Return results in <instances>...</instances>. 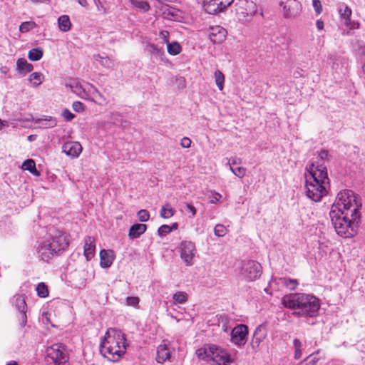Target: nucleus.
Instances as JSON below:
<instances>
[{"label":"nucleus","mask_w":365,"mask_h":365,"mask_svg":"<svg viewBox=\"0 0 365 365\" xmlns=\"http://www.w3.org/2000/svg\"><path fill=\"white\" fill-rule=\"evenodd\" d=\"M306 170V195L312 200L319 202L327 194V187L329 186L327 167L323 164L315 166L312 163L307 166Z\"/></svg>","instance_id":"nucleus-1"},{"label":"nucleus","mask_w":365,"mask_h":365,"mask_svg":"<svg viewBox=\"0 0 365 365\" xmlns=\"http://www.w3.org/2000/svg\"><path fill=\"white\" fill-rule=\"evenodd\" d=\"M214 232L217 237H223L227 233V229L223 225L218 224L215 227Z\"/></svg>","instance_id":"nucleus-41"},{"label":"nucleus","mask_w":365,"mask_h":365,"mask_svg":"<svg viewBox=\"0 0 365 365\" xmlns=\"http://www.w3.org/2000/svg\"><path fill=\"white\" fill-rule=\"evenodd\" d=\"M36 26L37 25L34 21H24L20 25L19 31L21 33H26Z\"/></svg>","instance_id":"nucleus-38"},{"label":"nucleus","mask_w":365,"mask_h":365,"mask_svg":"<svg viewBox=\"0 0 365 365\" xmlns=\"http://www.w3.org/2000/svg\"><path fill=\"white\" fill-rule=\"evenodd\" d=\"M93 59L96 61H99L101 65L106 68H112L115 66L114 60L108 56L97 54L93 56Z\"/></svg>","instance_id":"nucleus-25"},{"label":"nucleus","mask_w":365,"mask_h":365,"mask_svg":"<svg viewBox=\"0 0 365 365\" xmlns=\"http://www.w3.org/2000/svg\"><path fill=\"white\" fill-rule=\"evenodd\" d=\"M339 13L341 15V18L344 21H348L350 19V16L351 15V10L348 6H345L344 9H340Z\"/></svg>","instance_id":"nucleus-40"},{"label":"nucleus","mask_w":365,"mask_h":365,"mask_svg":"<svg viewBox=\"0 0 365 365\" xmlns=\"http://www.w3.org/2000/svg\"><path fill=\"white\" fill-rule=\"evenodd\" d=\"M146 48L148 51L157 59L163 61L165 56V52L163 48H160L157 45L148 42L146 44Z\"/></svg>","instance_id":"nucleus-23"},{"label":"nucleus","mask_w":365,"mask_h":365,"mask_svg":"<svg viewBox=\"0 0 365 365\" xmlns=\"http://www.w3.org/2000/svg\"><path fill=\"white\" fill-rule=\"evenodd\" d=\"M43 79V75L38 72H34L29 76V81L35 88L41 84Z\"/></svg>","instance_id":"nucleus-34"},{"label":"nucleus","mask_w":365,"mask_h":365,"mask_svg":"<svg viewBox=\"0 0 365 365\" xmlns=\"http://www.w3.org/2000/svg\"><path fill=\"white\" fill-rule=\"evenodd\" d=\"M175 212V210L170 206V204L166 203L162 207L160 215L163 218L168 219L173 216Z\"/></svg>","instance_id":"nucleus-33"},{"label":"nucleus","mask_w":365,"mask_h":365,"mask_svg":"<svg viewBox=\"0 0 365 365\" xmlns=\"http://www.w3.org/2000/svg\"><path fill=\"white\" fill-rule=\"evenodd\" d=\"M313 7L317 14H319L322 11V6L319 0H312Z\"/></svg>","instance_id":"nucleus-48"},{"label":"nucleus","mask_w":365,"mask_h":365,"mask_svg":"<svg viewBox=\"0 0 365 365\" xmlns=\"http://www.w3.org/2000/svg\"><path fill=\"white\" fill-rule=\"evenodd\" d=\"M43 54V49L41 48H34L29 51L28 57L32 61L40 60Z\"/></svg>","instance_id":"nucleus-30"},{"label":"nucleus","mask_w":365,"mask_h":365,"mask_svg":"<svg viewBox=\"0 0 365 365\" xmlns=\"http://www.w3.org/2000/svg\"><path fill=\"white\" fill-rule=\"evenodd\" d=\"M248 327L245 324H238L231 331V341L236 345L241 346L245 344Z\"/></svg>","instance_id":"nucleus-11"},{"label":"nucleus","mask_w":365,"mask_h":365,"mask_svg":"<svg viewBox=\"0 0 365 365\" xmlns=\"http://www.w3.org/2000/svg\"><path fill=\"white\" fill-rule=\"evenodd\" d=\"M58 22L61 31L66 32L71 29V23L67 15L61 16L58 19Z\"/></svg>","instance_id":"nucleus-28"},{"label":"nucleus","mask_w":365,"mask_h":365,"mask_svg":"<svg viewBox=\"0 0 365 365\" xmlns=\"http://www.w3.org/2000/svg\"><path fill=\"white\" fill-rule=\"evenodd\" d=\"M331 210L329 216L331 223L336 233L344 238L355 236L361 222L360 212L350 213L349 211L343 212L341 210Z\"/></svg>","instance_id":"nucleus-3"},{"label":"nucleus","mask_w":365,"mask_h":365,"mask_svg":"<svg viewBox=\"0 0 365 365\" xmlns=\"http://www.w3.org/2000/svg\"><path fill=\"white\" fill-rule=\"evenodd\" d=\"M33 3L50 2L51 0H31Z\"/></svg>","instance_id":"nucleus-62"},{"label":"nucleus","mask_w":365,"mask_h":365,"mask_svg":"<svg viewBox=\"0 0 365 365\" xmlns=\"http://www.w3.org/2000/svg\"><path fill=\"white\" fill-rule=\"evenodd\" d=\"M222 197V195L219 193H215V196H213L212 199L211 200V202L212 203H216L218 202L220 198Z\"/></svg>","instance_id":"nucleus-57"},{"label":"nucleus","mask_w":365,"mask_h":365,"mask_svg":"<svg viewBox=\"0 0 365 365\" xmlns=\"http://www.w3.org/2000/svg\"><path fill=\"white\" fill-rule=\"evenodd\" d=\"M196 354L200 359L206 361H212L217 365H229L233 362L227 351L214 344L197 349Z\"/></svg>","instance_id":"nucleus-6"},{"label":"nucleus","mask_w":365,"mask_h":365,"mask_svg":"<svg viewBox=\"0 0 365 365\" xmlns=\"http://www.w3.org/2000/svg\"><path fill=\"white\" fill-rule=\"evenodd\" d=\"M180 257L186 265L191 266L193 264V258L195 253V245L191 241H182L180 245Z\"/></svg>","instance_id":"nucleus-10"},{"label":"nucleus","mask_w":365,"mask_h":365,"mask_svg":"<svg viewBox=\"0 0 365 365\" xmlns=\"http://www.w3.org/2000/svg\"><path fill=\"white\" fill-rule=\"evenodd\" d=\"M280 4H284L283 11L285 18L295 17L302 10V4L297 0H287L284 4L281 2Z\"/></svg>","instance_id":"nucleus-14"},{"label":"nucleus","mask_w":365,"mask_h":365,"mask_svg":"<svg viewBox=\"0 0 365 365\" xmlns=\"http://www.w3.org/2000/svg\"><path fill=\"white\" fill-rule=\"evenodd\" d=\"M93 1H94L95 4L96 5V6L98 8V10L100 11L99 5L101 4V1L100 0H93Z\"/></svg>","instance_id":"nucleus-63"},{"label":"nucleus","mask_w":365,"mask_h":365,"mask_svg":"<svg viewBox=\"0 0 365 365\" xmlns=\"http://www.w3.org/2000/svg\"><path fill=\"white\" fill-rule=\"evenodd\" d=\"M127 345L125 334L120 329L110 328L100 344V351L109 360L118 361L125 353Z\"/></svg>","instance_id":"nucleus-4"},{"label":"nucleus","mask_w":365,"mask_h":365,"mask_svg":"<svg viewBox=\"0 0 365 365\" xmlns=\"http://www.w3.org/2000/svg\"><path fill=\"white\" fill-rule=\"evenodd\" d=\"M319 157L322 160H329L330 155L329 154L328 150L322 149L319 152Z\"/></svg>","instance_id":"nucleus-49"},{"label":"nucleus","mask_w":365,"mask_h":365,"mask_svg":"<svg viewBox=\"0 0 365 365\" xmlns=\"http://www.w3.org/2000/svg\"><path fill=\"white\" fill-rule=\"evenodd\" d=\"M16 67L19 72L23 74L29 73L34 69L33 65L28 63L26 59L24 58H20L17 60Z\"/></svg>","instance_id":"nucleus-24"},{"label":"nucleus","mask_w":365,"mask_h":365,"mask_svg":"<svg viewBox=\"0 0 365 365\" xmlns=\"http://www.w3.org/2000/svg\"><path fill=\"white\" fill-rule=\"evenodd\" d=\"M162 16L164 19L168 20L178 21L180 16V11L174 7L168 4L164 5L162 9Z\"/></svg>","instance_id":"nucleus-18"},{"label":"nucleus","mask_w":365,"mask_h":365,"mask_svg":"<svg viewBox=\"0 0 365 365\" xmlns=\"http://www.w3.org/2000/svg\"><path fill=\"white\" fill-rule=\"evenodd\" d=\"M139 221L144 222L149 220L150 214L146 210H140L137 213Z\"/></svg>","instance_id":"nucleus-43"},{"label":"nucleus","mask_w":365,"mask_h":365,"mask_svg":"<svg viewBox=\"0 0 365 365\" xmlns=\"http://www.w3.org/2000/svg\"><path fill=\"white\" fill-rule=\"evenodd\" d=\"M12 303L20 314V325L24 327L27 322V305L25 302V298L20 294L15 295L13 297Z\"/></svg>","instance_id":"nucleus-13"},{"label":"nucleus","mask_w":365,"mask_h":365,"mask_svg":"<svg viewBox=\"0 0 365 365\" xmlns=\"http://www.w3.org/2000/svg\"><path fill=\"white\" fill-rule=\"evenodd\" d=\"M361 207V203H359L353 191L350 190H344L338 193L336 202L331 206V210L349 211L350 213L359 212V210Z\"/></svg>","instance_id":"nucleus-7"},{"label":"nucleus","mask_w":365,"mask_h":365,"mask_svg":"<svg viewBox=\"0 0 365 365\" xmlns=\"http://www.w3.org/2000/svg\"><path fill=\"white\" fill-rule=\"evenodd\" d=\"M47 361L51 360L54 365H63L68 361L69 356L64 344L58 343L46 349Z\"/></svg>","instance_id":"nucleus-8"},{"label":"nucleus","mask_w":365,"mask_h":365,"mask_svg":"<svg viewBox=\"0 0 365 365\" xmlns=\"http://www.w3.org/2000/svg\"><path fill=\"white\" fill-rule=\"evenodd\" d=\"M84 241V255L87 260H90L94 256L96 249L95 240L91 236H86Z\"/></svg>","instance_id":"nucleus-19"},{"label":"nucleus","mask_w":365,"mask_h":365,"mask_svg":"<svg viewBox=\"0 0 365 365\" xmlns=\"http://www.w3.org/2000/svg\"><path fill=\"white\" fill-rule=\"evenodd\" d=\"M173 299L178 304H184L187 301V294L185 292H177L173 295Z\"/></svg>","instance_id":"nucleus-37"},{"label":"nucleus","mask_w":365,"mask_h":365,"mask_svg":"<svg viewBox=\"0 0 365 365\" xmlns=\"http://www.w3.org/2000/svg\"><path fill=\"white\" fill-rule=\"evenodd\" d=\"M219 0H204L203 9L205 12L209 14H217L220 11V9L218 5Z\"/></svg>","instance_id":"nucleus-21"},{"label":"nucleus","mask_w":365,"mask_h":365,"mask_svg":"<svg viewBox=\"0 0 365 365\" xmlns=\"http://www.w3.org/2000/svg\"><path fill=\"white\" fill-rule=\"evenodd\" d=\"M63 116L68 120V121H71L72 120L74 117H75V115L73 114L68 109H65L63 112Z\"/></svg>","instance_id":"nucleus-52"},{"label":"nucleus","mask_w":365,"mask_h":365,"mask_svg":"<svg viewBox=\"0 0 365 365\" xmlns=\"http://www.w3.org/2000/svg\"><path fill=\"white\" fill-rule=\"evenodd\" d=\"M22 168L35 176L40 175V172L36 169L35 162L32 159L26 160L22 164Z\"/></svg>","instance_id":"nucleus-27"},{"label":"nucleus","mask_w":365,"mask_h":365,"mask_svg":"<svg viewBox=\"0 0 365 365\" xmlns=\"http://www.w3.org/2000/svg\"><path fill=\"white\" fill-rule=\"evenodd\" d=\"M36 123H38L39 127L42 128H50L56 125V120L52 117H49V119L38 118L36 120Z\"/></svg>","instance_id":"nucleus-29"},{"label":"nucleus","mask_w":365,"mask_h":365,"mask_svg":"<svg viewBox=\"0 0 365 365\" xmlns=\"http://www.w3.org/2000/svg\"><path fill=\"white\" fill-rule=\"evenodd\" d=\"M72 108L73 110L77 113H81L85 110V106L81 101H74L73 103Z\"/></svg>","instance_id":"nucleus-45"},{"label":"nucleus","mask_w":365,"mask_h":365,"mask_svg":"<svg viewBox=\"0 0 365 365\" xmlns=\"http://www.w3.org/2000/svg\"><path fill=\"white\" fill-rule=\"evenodd\" d=\"M115 257L114 253L110 250H102L100 252V265L103 268L110 267Z\"/></svg>","instance_id":"nucleus-17"},{"label":"nucleus","mask_w":365,"mask_h":365,"mask_svg":"<svg viewBox=\"0 0 365 365\" xmlns=\"http://www.w3.org/2000/svg\"><path fill=\"white\" fill-rule=\"evenodd\" d=\"M131 5L143 12H147L150 10V6L147 1L130 0Z\"/></svg>","instance_id":"nucleus-31"},{"label":"nucleus","mask_w":365,"mask_h":365,"mask_svg":"<svg viewBox=\"0 0 365 365\" xmlns=\"http://www.w3.org/2000/svg\"><path fill=\"white\" fill-rule=\"evenodd\" d=\"M160 37L163 40V43H169V32L168 31H162L160 32Z\"/></svg>","instance_id":"nucleus-53"},{"label":"nucleus","mask_w":365,"mask_h":365,"mask_svg":"<svg viewBox=\"0 0 365 365\" xmlns=\"http://www.w3.org/2000/svg\"><path fill=\"white\" fill-rule=\"evenodd\" d=\"M230 162V167L232 166V165H235L237 163V159L236 158H233L230 160H229Z\"/></svg>","instance_id":"nucleus-61"},{"label":"nucleus","mask_w":365,"mask_h":365,"mask_svg":"<svg viewBox=\"0 0 365 365\" xmlns=\"http://www.w3.org/2000/svg\"><path fill=\"white\" fill-rule=\"evenodd\" d=\"M69 245L68 236L59 230L38 243L36 248L38 258L43 262H49L53 256L65 251Z\"/></svg>","instance_id":"nucleus-5"},{"label":"nucleus","mask_w":365,"mask_h":365,"mask_svg":"<svg viewBox=\"0 0 365 365\" xmlns=\"http://www.w3.org/2000/svg\"><path fill=\"white\" fill-rule=\"evenodd\" d=\"M293 345H294V349H301V347H302V342L299 339H294L293 341Z\"/></svg>","instance_id":"nucleus-55"},{"label":"nucleus","mask_w":365,"mask_h":365,"mask_svg":"<svg viewBox=\"0 0 365 365\" xmlns=\"http://www.w3.org/2000/svg\"><path fill=\"white\" fill-rule=\"evenodd\" d=\"M262 273V267L255 260H248L242 263L241 274L247 281L259 279Z\"/></svg>","instance_id":"nucleus-9"},{"label":"nucleus","mask_w":365,"mask_h":365,"mask_svg":"<svg viewBox=\"0 0 365 365\" xmlns=\"http://www.w3.org/2000/svg\"><path fill=\"white\" fill-rule=\"evenodd\" d=\"M81 151L82 146L78 142H66L62 146V152L72 158L78 157Z\"/></svg>","instance_id":"nucleus-16"},{"label":"nucleus","mask_w":365,"mask_h":365,"mask_svg":"<svg viewBox=\"0 0 365 365\" xmlns=\"http://www.w3.org/2000/svg\"><path fill=\"white\" fill-rule=\"evenodd\" d=\"M185 210L187 212H191L192 216H195L196 215V212H197L196 209H195V207L192 205H190L189 203H186V205H185Z\"/></svg>","instance_id":"nucleus-54"},{"label":"nucleus","mask_w":365,"mask_h":365,"mask_svg":"<svg viewBox=\"0 0 365 365\" xmlns=\"http://www.w3.org/2000/svg\"><path fill=\"white\" fill-rule=\"evenodd\" d=\"M215 83L219 88V90L222 91L224 88V82H225V76L224 74L219 70H216L215 71Z\"/></svg>","instance_id":"nucleus-35"},{"label":"nucleus","mask_w":365,"mask_h":365,"mask_svg":"<svg viewBox=\"0 0 365 365\" xmlns=\"http://www.w3.org/2000/svg\"><path fill=\"white\" fill-rule=\"evenodd\" d=\"M282 304L286 308L298 309L294 314L304 317L317 316L320 308L319 301L317 297L304 293L284 295L282 299Z\"/></svg>","instance_id":"nucleus-2"},{"label":"nucleus","mask_w":365,"mask_h":365,"mask_svg":"<svg viewBox=\"0 0 365 365\" xmlns=\"http://www.w3.org/2000/svg\"><path fill=\"white\" fill-rule=\"evenodd\" d=\"M302 350L301 349H295L294 351V359H299L302 357Z\"/></svg>","instance_id":"nucleus-56"},{"label":"nucleus","mask_w":365,"mask_h":365,"mask_svg":"<svg viewBox=\"0 0 365 365\" xmlns=\"http://www.w3.org/2000/svg\"><path fill=\"white\" fill-rule=\"evenodd\" d=\"M146 225L136 223L130 227L128 236L130 239L138 238L146 231Z\"/></svg>","instance_id":"nucleus-22"},{"label":"nucleus","mask_w":365,"mask_h":365,"mask_svg":"<svg viewBox=\"0 0 365 365\" xmlns=\"http://www.w3.org/2000/svg\"><path fill=\"white\" fill-rule=\"evenodd\" d=\"M180 145L184 148H188L191 145V140L189 138L184 137L181 139Z\"/></svg>","instance_id":"nucleus-51"},{"label":"nucleus","mask_w":365,"mask_h":365,"mask_svg":"<svg viewBox=\"0 0 365 365\" xmlns=\"http://www.w3.org/2000/svg\"><path fill=\"white\" fill-rule=\"evenodd\" d=\"M167 49L169 54L176 56L181 52L182 47L178 42L175 41L173 43H168L167 44Z\"/></svg>","instance_id":"nucleus-32"},{"label":"nucleus","mask_w":365,"mask_h":365,"mask_svg":"<svg viewBox=\"0 0 365 365\" xmlns=\"http://www.w3.org/2000/svg\"><path fill=\"white\" fill-rule=\"evenodd\" d=\"M277 280L278 284L283 285L290 290H294L299 284L297 279L287 277H279Z\"/></svg>","instance_id":"nucleus-26"},{"label":"nucleus","mask_w":365,"mask_h":365,"mask_svg":"<svg viewBox=\"0 0 365 365\" xmlns=\"http://www.w3.org/2000/svg\"><path fill=\"white\" fill-rule=\"evenodd\" d=\"M170 353L168 346L165 344H160L157 349L156 361L158 363L163 364L169 359Z\"/></svg>","instance_id":"nucleus-20"},{"label":"nucleus","mask_w":365,"mask_h":365,"mask_svg":"<svg viewBox=\"0 0 365 365\" xmlns=\"http://www.w3.org/2000/svg\"><path fill=\"white\" fill-rule=\"evenodd\" d=\"M158 235L161 237L165 236L170 232V226L168 225H161L158 230Z\"/></svg>","instance_id":"nucleus-46"},{"label":"nucleus","mask_w":365,"mask_h":365,"mask_svg":"<svg viewBox=\"0 0 365 365\" xmlns=\"http://www.w3.org/2000/svg\"><path fill=\"white\" fill-rule=\"evenodd\" d=\"M344 24L349 27L350 29H356L359 28V23L349 19L348 21H344Z\"/></svg>","instance_id":"nucleus-50"},{"label":"nucleus","mask_w":365,"mask_h":365,"mask_svg":"<svg viewBox=\"0 0 365 365\" xmlns=\"http://www.w3.org/2000/svg\"><path fill=\"white\" fill-rule=\"evenodd\" d=\"M316 25H317V27L319 30H322L323 28H324V22L320 20V19H318L316 22Z\"/></svg>","instance_id":"nucleus-58"},{"label":"nucleus","mask_w":365,"mask_h":365,"mask_svg":"<svg viewBox=\"0 0 365 365\" xmlns=\"http://www.w3.org/2000/svg\"><path fill=\"white\" fill-rule=\"evenodd\" d=\"M170 228V232L176 230L178 227V224L177 222L173 223L171 225H169Z\"/></svg>","instance_id":"nucleus-60"},{"label":"nucleus","mask_w":365,"mask_h":365,"mask_svg":"<svg viewBox=\"0 0 365 365\" xmlns=\"http://www.w3.org/2000/svg\"><path fill=\"white\" fill-rule=\"evenodd\" d=\"M230 170L238 178H242L246 174V168L243 167L234 168L230 166Z\"/></svg>","instance_id":"nucleus-42"},{"label":"nucleus","mask_w":365,"mask_h":365,"mask_svg":"<svg viewBox=\"0 0 365 365\" xmlns=\"http://www.w3.org/2000/svg\"><path fill=\"white\" fill-rule=\"evenodd\" d=\"M207 36L213 44L220 43L226 38L227 30L221 26H211L207 31Z\"/></svg>","instance_id":"nucleus-12"},{"label":"nucleus","mask_w":365,"mask_h":365,"mask_svg":"<svg viewBox=\"0 0 365 365\" xmlns=\"http://www.w3.org/2000/svg\"><path fill=\"white\" fill-rule=\"evenodd\" d=\"M140 299L138 297H127L125 303L128 306L136 307L139 304Z\"/></svg>","instance_id":"nucleus-44"},{"label":"nucleus","mask_w":365,"mask_h":365,"mask_svg":"<svg viewBox=\"0 0 365 365\" xmlns=\"http://www.w3.org/2000/svg\"><path fill=\"white\" fill-rule=\"evenodd\" d=\"M6 122H4L0 119V130L2 129V128L6 125Z\"/></svg>","instance_id":"nucleus-64"},{"label":"nucleus","mask_w":365,"mask_h":365,"mask_svg":"<svg viewBox=\"0 0 365 365\" xmlns=\"http://www.w3.org/2000/svg\"><path fill=\"white\" fill-rule=\"evenodd\" d=\"M81 6L86 7L88 5L87 0H76Z\"/></svg>","instance_id":"nucleus-59"},{"label":"nucleus","mask_w":365,"mask_h":365,"mask_svg":"<svg viewBox=\"0 0 365 365\" xmlns=\"http://www.w3.org/2000/svg\"><path fill=\"white\" fill-rule=\"evenodd\" d=\"M37 295L39 297L45 298L48 295V289L44 282H40L36 287Z\"/></svg>","instance_id":"nucleus-36"},{"label":"nucleus","mask_w":365,"mask_h":365,"mask_svg":"<svg viewBox=\"0 0 365 365\" xmlns=\"http://www.w3.org/2000/svg\"><path fill=\"white\" fill-rule=\"evenodd\" d=\"M234 0H219L217 1L220 11H222L227 6H230Z\"/></svg>","instance_id":"nucleus-47"},{"label":"nucleus","mask_w":365,"mask_h":365,"mask_svg":"<svg viewBox=\"0 0 365 365\" xmlns=\"http://www.w3.org/2000/svg\"><path fill=\"white\" fill-rule=\"evenodd\" d=\"M318 353H319V350L313 354H311L309 356L307 357V359L305 360L302 361L299 365H316L319 361V359L316 358V357H312V356L315 354H318Z\"/></svg>","instance_id":"nucleus-39"},{"label":"nucleus","mask_w":365,"mask_h":365,"mask_svg":"<svg viewBox=\"0 0 365 365\" xmlns=\"http://www.w3.org/2000/svg\"><path fill=\"white\" fill-rule=\"evenodd\" d=\"M267 334V327L264 324L259 325L254 331L251 346L253 349L256 350L260 343L266 338Z\"/></svg>","instance_id":"nucleus-15"}]
</instances>
